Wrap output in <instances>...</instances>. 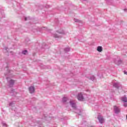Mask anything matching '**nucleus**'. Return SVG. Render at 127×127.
I'll use <instances>...</instances> for the list:
<instances>
[{"label": "nucleus", "mask_w": 127, "mask_h": 127, "mask_svg": "<svg viewBox=\"0 0 127 127\" xmlns=\"http://www.w3.org/2000/svg\"><path fill=\"white\" fill-rule=\"evenodd\" d=\"M98 121H99V122L100 123V124H104V123H105V120L104 119L103 117L101 116H99L98 117Z\"/></svg>", "instance_id": "f257e3e1"}, {"label": "nucleus", "mask_w": 127, "mask_h": 127, "mask_svg": "<svg viewBox=\"0 0 127 127\" xmlns=\"http://www.w3.org/2000/svg\"><path fill=\"white\" fill-rule=\"evenodd\" d=\"M77 100H78V101H84V97H83L82 93L78 94L77 96Z\"/></svg>", "instance_id": "f03ea898"}, {"label": "nucleus", "mask_w": 127, "mask_h": 127, "mask_svg": "<svg viewBox=\"0 0 127 127\" xmlns=\"http://www.w3.org/2000/svg\"><path fill=\"white\" fill-rule=\"evenodd\" d=\"M29 91L31 94H32V93H34L35 89L34 88V87L30 86L29 88Z\"/></svg>", "instance_id": "7ed1b4c3"}, {"label": "nucleus", "mask_w": 127, "mask_h": 127, "mask_svg": "<svg viewBox=\"0 0 127 127\" xmlns=\"http://www.w3.org/2000/svg\"><path fill=\"white\" fill-rule=\"evenodd\" d=\"M114 110L116 114H118V113H120V109L118 108L117 106H114Z\"/></svg>", "instance_id": "20e7f679"}, {"label": "nucleus", "mask_w": 127, "mask_h": 127, "mask_svg": "<svg viewBox=\"0 0 127 127\" xmlns=\"http://www.w3.org/2000/svg\"><path fill=\"white\" fill-rule=\"evenodd\" d=\"M121 101L122 102H124L125 103H127V98L126 97H122L121 98Z\"/></svg>", "instance_id": "39448f33"}, {"label": "nucleus", "mask_w": 127, "mask_h": 127, "mask_svg": "<svg viewBox=\"0 0 127 127\" xmlns=\"http://www.w3.org/2000/svg\"><path fill=\"white\" fill-rule=\"evenodd\" d=\"M97 51L99 52H102V51H103V49L101 46H98L97 47Z\"/></svg>", "instance_id": "423d86ee"}, {"label": "nucleus", "mask_w": 127, "mask_h": 127, "mask_svg": "<svg viewBox=\"0 0 127 127\" xmlns=\"http://www.w3.org/2000/svg\"><path fill=\"white\" fill-rule=\"evenodd\" d=\"M70 103L71 105L72 108H76V104L75 103H72L71 102H70Z\"/></svg>", "instance_id": "0eeeda50"}, {"label": "nucleus", "mask_w": 127, "mask_h": 127, "mask_svg": "<svg viewBox=\"0 0 127 127\" xmlns=\"http://www.w3.org/2000/svg\"><path fill=\"white\" fill-rule=\"evenodd\" d=\"M14 83V81L13 80H10V85L12 86V84Z\"/></svg>", "instance_id": "6e6552de"}, {"label": "nucleus", "mask_w": 127, "mask_h": 127, "mask_svg": "<svg viewBox=\"0 0 127 127\" xmlns=\"http://www.w3.org/2000/svg\"><path fill=\"white\" fill-rule=\"evenodd\" d=\"M114 87H115V88H119V83H114Z\"/></svg>", "instance_id": "1a4fd4ad"}, {"label": "nucleus", "mask_w": 127, "mask_h": 127, "mask_svg": "<svg viewBox=\"0 0 127 127\" xmlns=\"http://www.w3.org/2000/svg\"><path fill=\"white\" fill-rule=\"evenodd\" d=\"M22 54H24V55H26L27 54V51H24L22 52Z\"/></svg>", "instance_id": "9d476101"}, {"label": "nucleus", "mask_w": 127, "mask_h": 127, "mask_svg": "<svg viewBox=\"0 0 127 127\" xmlns=\"http://www.w3.org/2000/svg\"><path fill=\"white\" fill-rule=\"evenodd\" d=\"M66 101H67V98L64 97V98L63 99V102H64V103L65 102H66Z\"/></svg>", "instance_id": "9b49d317"}, {"label": "nucleus", "mask_w": 127, "mask_h": 127, "mask_svg": "<svg viewBox=\"0 0 127 127\" xmlns=\"http://www.w3.org/2000/svg\"><path fill=\"white\" fill-rule=\"evenodd\" d=\"M54 37H55L56 38H58V36H56V35H55V36H54Z\"/></svg>", "instance_id": "f8f14e48"}, {"label": "nucleus", "mask_w": 127, "mask_h": 127, "mask_svg": "<svg viewBox=\"0 0 127 127\" xmlns=\"http://www.w3.org/2000/svg\"><path fill=\"white\" fill-rule=\"evenodd\" d=\"M124 107H127V104H124Z\"/></svg>", "instance_id": "ddd939ff"}, {"label": "nucleus", "mask_w": 127, "mask_h": 127, "mask_svg": "<svg viewBox=\"0 0 127 127\" xmlns=\"http://www.w3.org/2000/svg\"><path fill=\"white\" fill-rule=\"evenodd\" d=\"M125 74H127V73L125 72Z\"/></svg>", "instance_id": "4468645a"}, {"label": "nucleus", "mask_w": 127, "mask_h": 127, "mask_svg": "<svg viewBox=\"0 0 127 127\" xmlns=\"http://www.w3.org/2000/svg\"><path fill=\"white\" fill-rule=\"evenodd\" d=\"M25 20H26V18H25Z\"/></svg>", "instance_id": "2eb2a0df"}]
</instances>
